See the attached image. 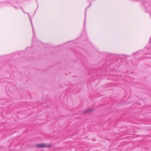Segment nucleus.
Segmentation results:
<instances>
[{"instance_id": "f257e3e1", "label": "nucleus", "mask_w": 151, "mask_h": 151, "mask_svg": "<svg viewBox=\"0 0 151 151\" xmlns=\"http://www.w3.org/2000/svg\"><path fill=\"white\" fill-rule=\"evenodd\" d=\"M50 145L44 143H40L36 145V146L38 148L48 147H50Z\"/></svg>"}, {"instance_id": "f03ea898", "label": "nucleus", "mask_w": 151, "mask_h": 151, "mask_svg": "<svg viewBox=\"0 0 151 151\" xmlns=\"http://www.w3.org/2000/svg\"><path fill=\"white\" fill-rule=\"evenodd\" d=\"M93 111V109L91 108V109H87L86 110H85V111H84V112L85 114L88 113H90V112H92Z\"/></svg>"}, {"instance_id": "7ed1b4c3", "label": "nucleus", "mask_w": 151, "mask_h": 151, "mask_svg": "<svg viewBox=\"0 0 151 151\" xmlns=\"http://www.w3.org/2000/svg\"><path fill=\"white\" fill-rule=\"evenodd\" d=\"M30 22H31V25H32V31H33V34H34V28H33V25L32 24V20L31 19H30Z\"/></svg>"}, {"instance_id": "20e7f679", "label": "nucleus", "mask_w": 151, "mask_h": 151, "mask_svg": "<svg viewBox=\"0 0 151 151\" xmlns=\"http://www.w3.org/2000/svg\"><path fill=\"white\" fill-rule=\"evenodd\" d=\"M21 8L22 9V10L23 11V12H24V13H25V12H24V10H23V9L22 8Z\"/></svg>"}, {"instance_id": "39448f33", "label": "nucleus", "mask_w": 151, "mask_h": 151, "mask_svg": "<svg viewBox=\"0 0 151 151\" xmlns=\"http://www.w3.org/2000/svg\"><path fill=\"white\" fill-rule=\"evenodd\" d=\"M14 7L16 9H17V7L16 6H14Z\"/></svg>"}, {"instance_id": "423d86ee", "label": "nucleus", "mask_w": 151, "mask_h": 151, "mask_svg": "<svg viewBox=\"0 0 151 151\" xmlns=\"http://www.w3.org/2000/svg\"><path fill=\"white\" fill-rule=\"evenodd\" d=\"M28 14V17H29V18H30L29 15V14Z\"/></svg>"}, {"instance_id": "0eeeda50", "label": "nucleus", "mask_w": 151, "mask_h": 151, "mask_svg": "<svg viewBox=\"0 0 151 151\" xmlns=\"http://www.w3.org/2000/svg\"><path fill=\"white\" fill-rule=\"evenodd\" d=\"M85 18H86V14H85V20H84L85 22Z\"/></svg>"}]
</instances>
